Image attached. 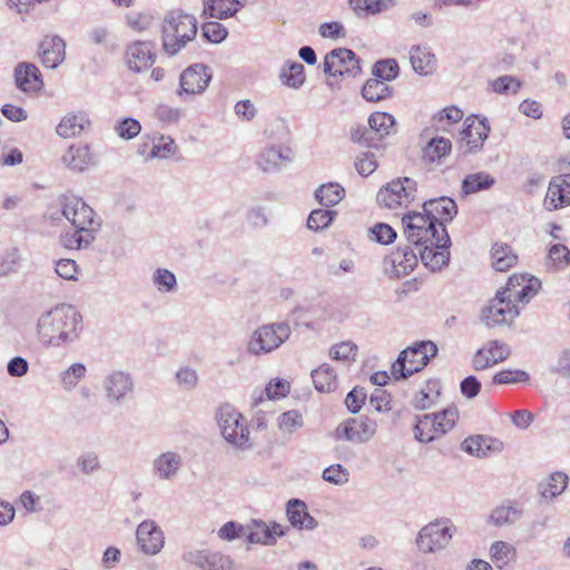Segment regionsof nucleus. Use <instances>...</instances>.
I'll return each instance as SVG.
<instances>
[{
	"label": "nucleus",
	"mask_w": 570,
	"mask_h": 570,
	"mask_svg": "<svg viewBox=\"0 0 570 570\" xmlns=\"http://www.w3.org/2000/svg\"><path fill=\"white\" fill-rule=\"evenodd\" d=\"M424 213H407L402 223L410 243L423 246L422 263L431 271H440L450 261V236L445 224L458 214L456 203L450 197L429 199L423 203Z\"/></svg>",
	"instance_id": "obj_1"
},
{
	"label": "nucleus",
	"mask_w": 570,
	"mask_h": 570,
	"mask_svg": "<svg viewBox=\"0 0 570 570\" xmlns=\"http://www.w3.org/2000/svg\"><path fill=\"white\" fill-rule=\"evenodd\" d=\"M37 328L43 344L60 347L80 337L83 331V318L73 305L60 304L39 317Z\"/></svg>",
	"instance_id": "obj_2"
},
{
	"label": "nucleus",
	"mask_w": 570,
	"mask_h": 570,
	"mask_svg": "<svg viewBox=\"0 0 570 570\" xmlns=\"http://www.w3.org/2000/svg\"><path fill=\"white\" fill-rule=\"evenodd\" d=\"M62 216L73 226L72 234L62 236V244L70 249H80L89 246L95 234L100 228V220L94 209L82 198L75 195H62L59 197Z\"/></svg>",
	"instance_id": "obj_3"
},
{
	"label": "nucleus",
	"mask_w": 570,
	"mask_h": 570,
	"mask_svg": "<svg viewBox=\"0 0 570 570\" xmlns=\"http://www.w3.org/2000/svg\"><path fill=\"white\" fill-rule=\"evenodd\" d=\"M197 35V20L181 11H170L161 26L163 49L169 56L178 53Z\"/></svg>",
	"instance_id": "obj_4"
},
{
	"label": "nucleus",
	"mask_w": 570,
	"mask_h": 570,
	"mask_svg": "<svg viewBox=\"0 0 570 570\" xmlns=\"http://www.w3.org/2000/svg\"><path fill=\"white\" fill-rule=\"evenodd\" d=\"M438 353L436 345L431 341H422L402 351L392 364L391 373L395 380L407 379L423 370Z\"/></svg>",
	"instance_id": "obj_5"
},
{
	"label": "nucleus",
	"mask_w": 570,
	"mask_h": 570,
	"mask_svg": "<svg viewBox=\"0 0 570 570\" xmlns=\"http://www.w3.org/2000/svg\"><path fill=\"white\" fill-rule=\"evenodd\" d=\"M216 420L223 438L229 444L242 450L250 448L247 421L234 406H219Z\"/></svg>",
	"instance_id": "obj_6"
},
{
	"label": "nucleus",
	"mask_w": 570,
	"mask_h": 570,
	"mask_svg": "<svg viewBox=\"0 0 570 570\" xmlns=\"http://www.w3.org/2000/svg\"><path fill=\"white\" fill-rule=\"evenodd\" d=\"M291 336V327L285 322L265 324L256 328L246 346L248 354L261 356L277 350Z\"/></svg>",
	"instance_id": "obj_7"
},
{
	"label": "nucleus",
	"mask_w": 570,
	"mask_h": 570,
	"mask_svg": "<svg viewBox=\"0 0 570 570\" xmlns=\"http://www.w3.org/2000/svg\"><path fill=\"white\" fill-rule=\"evenodd\" d=\"M458 416L455 407L446 409L438 414H424L417 419L415 424V439L428 443L441 438L453 429Z\"/></svg>",
	"instance_id": "obj_8"
},
{
	"label": "nucleus",
	"mask_w": 570,
	"mask_h": 570,
	"mask_svg": "<svg viewBox=\"0 0 570 570\" xmlns=\"http://www.w3.org/2000/svg\"><path fill=\"white\" fill-rule=\"evenodd\" d=\"M416 191V181L409 177H402L393 179L382 187L376 199L381 206L389 209L407 207L415 199Z\"/></svg>",
	"instance_id": "obj_9"
},
{
	"label": "nucleus",
	"mask_w": 570,
	"mask_h": 570,
	"mask_svg": "<svg viewBox=\"0 0 570 570\" xmlns=\"http://www.w3.org/2000/svg\"><path fill=\"white\" fill-rule=\"evenodd\" d=\"M360 59L347 48L331 50L324 59V72L332 77H356L361 73Z\"/></svg>",
	"instance_id": "obj_10"
},
{
	"label": "nucleus",
	"mask_w": 570,
	"mask_h": 570,
	"mask_svg": "<svg viewBox=\"0 0 570 570\" xmlns=\"http://www.w3.org/2000/svg\"><path fill=\"white\" fill-rule=\"evenodd\" d=\"M377 424L376 421L361 415L358 417H352L341 423L336 428V438L340 440H346L355 443H365L370 441L376 433Z\"/></svg>",
	"instance_id": "obj_11"
},
{
	"label": "nucleus",
	"mask_w": 570,
	"mask_h": 570,
	"mask_svg": "<svg viewBox=\"0 0 570 570\" xmlns=\"http://www.w3.org/2000/svg\"><path fill=\"white\" fill-rule=\"evenodd\" d=\"M519 314L518 305L498 292L489 305L483 308L481 317L487 326L494 327L511 323Z\"/></svg>",
	"instance_id": "obj_12"
},
{
	"label": "nucleus",
	"mask_w": 570,
	"mask_h": 570,
	"mask_svg": "<svg viewBox=\"0 0 570 570\" xmlns=\"http://www.w3.org/2000/svg\"><path fill=\"white\" fill-rule=\"evenodd\" d=\"M417 255L410 247H397L383 259V271L390 278L409 275L417 266Z\"/></svg>",
	"instance_id": "obj_13"
},
{
	"label": "nucleus",
	"mask_w": 570,
	"mask_h": 570,
	"mask_svg": "<svg viewBox=\"0 0 570 570\" xmlns=\"http://www.w3.org/2000/svg\"><path fill=\"white\" fill-rule=\"evenodd\" d=\"M452 539V531L440 522H432L423 527L419 532L416 544L424 553H431L443 549Z\"/></svg>",
	"instance_id": "obj_14"
},
{
	"label": "nucleus",
	"mask_w": 570,
	"mask_h": 570,
	"mask_svg": "<svg viewBox=\"0 0 570 570\" xmlns=\"http://www.w3.org/2000/svg\"><path fill=\"white\" fill-rule=\"evenodd\" d=\"M540 285L538 278L512 275L509 277L505 287L499 292L513 304H517V302L528 303L538 293Z\"/></svg>",
	"instance_id": "obj_15"
},
{
	"label": "nucleus",
	"mask_w": 570,
	"mask_h": 570,
	"mask_svg": "<svg viewBox=\"0 0 570 570\" xmlns=\"http://www.w3.org/2000/svg\"><path fill=\"white\" fill-rule=\"evenodd\" d=\"M212 79L209 67L204 63H195L185 69L180 75V90L178 95H199L208 87Z\"/></svg>",
	"instance_id": "obj_16"
},
{
	"label": "nucleus",
	"mask_w": 570,
	"mask_h": 570,
	"mask_svg": "<svg viewBox=\"0 0 570 570\" xmlns=\"http://www.w3.org/2000/svg\"><path fill=\"white\" fill-rule=\"evenodd\" d=\"M137 543L140 550L148 556H155L161 551L165 544V535L160 527L150 519L144 520L136 530Z\"/></svg>",
	"instance_id": "obj_17"
},
{
	"label": "nucleus",
	"mask_w": 570,
	"mask_h": 570,
	"mask_svg": "<svg viewBox=\"0 0 570 570\" xmlns=\"http://www.w3.org/2000/svg\"><path fill=\"white\" fill-rule=\"evenodd\" d=\"M125 57L129 69L140 72L155 62L156 45L153 41H135L127 46Z\"/></svg>",
	"instance_id": "obj_18"
},
{
	"label": "nucleus",
	"mask_w": 570,
	"mask_h": 570,
	"mask_svg": "<svg viewBox=\"0 0 570 570\" xmlns=\"http://www.w3.org/2000/svg\"><path fill=\"white\" fill-rule=\"evenodd\" d=\"M510 353V347L507 344L491 341L475 352L472 358V366L475 371H483L499 362L505 361Z\"/></svg>",
	"instance_id": "obj_19"
},
{
	"label": "nucleus",
	"mask_w": 570,
	"mask_h": 570,
	"mask_svg": "<svg viewBox=\"0 0 570 570\" xmlns=\"http://www.w3.org/2000/svg\"><path fill=\"white\" fill-rule=\"evenodd\" d=\"M183 464L181 454L175 451H166L153 460L151 472L157 480L171 481L178 476Z\"/></svg>",
	"instance_id": "obj_20"
},
{
	"label": "nucleus",
	"mask_w": 570,
	"mask_h": 570,
	"mask_svg": "<svg viewBox=\"0 0 570 570\" xmlns=\"http://www.w3.org/2000/svg\"><path fill=\"white\" fill-rule=\"evenodd\" d=\"M183 559L203 570H232L233 561L228 556L212 551H188Z\"/></svg>",
	"instance_id": "obj_21"
},
{
	"label": "nucleus",
	"mask_w": 570,
	"mask_h": 570,
	"mask_svg": "<svg viewBox=\"0 0 570 570\" xmlns=\"http://www.w3.org/2000/svg\"><path fill=\"white\" fill-rule=\"evenodd\" d=\"M38 53L46 67L55 69L66 58V42L57 35L46 36L39 43Z\"/></svg>",
	"instance_id": "obj_22"
},
{
	"label": "nucleus",
	"mask_w": 570,
	"mask_h": 570,
	"mask_svg": "<svg viewBox=\"0 0 570 570\" xmlns=\"http://www.w3.org/2000/svg\"><path fill=\"white\" fill-rule=\"evenodd\" d=\"M570 205V174L554 177L548 187L544 207L548 210Z\"/></svg>",
	"instance_id": "obj_23"
},
{
	"label": "nucleus",
	"mask_w": 570,
	"mask_h": 570,
	"mask_svg": "<svg viewBox=\"0 0 570 570\" xmlns=\"http://www.w3.org/2000/svg\"><path fill=\"white\" fill-rule=\"evenodd\" d=\"M464 125L465 127L461 132L462 140L469 151H478L489 136L490 126L487 119H479L478 117L466 118Z\"/></svg>",
	"instance_id": "obj_24"
},
{
	"label": "nucleus",
	"mask_w": 570,
	"mask_h": 570,
	"mask_svg": "<svg viewBox=\"0 0 570 570\" xmlns=\"http://www.w3.org/2000/svg\"><path fill=\"white\" fill-rule=\"evenodd\" d=\"M293 160V151L288 147L269 146L264 148L257 156L256 164L263 171H275L282 167L283 164Z\"/></svg>",
	"instance_id": "obj_25"
},
{
	"label": "nucleus",
	"mask_w": 570,
	"mask_h": 570,
	"mask_svg": "<svg viewBox=\"0 0 570 570\" xmlns=\"http://www.w3.org/2000/svg\"><path fill=\"white\" fill-rule=\"evenodd\" d=\"M14 80L17 87L23 92H37L43 86L38 67L28 62H21L16 67Z\"/></svg>",
	"instance_id": "obj_26"
},
{
	"label": "nucleus",
	"mask_w": 570,
	"mask_h": 570,
	"mask_svg": "<svg viewBox=\"0 0 570 570\" xmlns=\"http://www.w3.org/2000/svg\"><path fill=\"white\" fill-rule=\"evenodd\" d=\"M286 515L293 528L314 530L317 521L307 511V505L299 499H291L286 504Z\"/></svg>",
	"instance_id": "obj_27"
},
{
	"label": "nucleus",
	"mask_w": 570,
	"mask_h": 570,
	"mask_svg": "<svg viewBox=\"0 0 570 570\" xmlns=\"http://www.w3.org/2000/svg\"><path fill=\"white\" fill-rule=\"evenodd\" d=\"M462 449L471 455L484 458L491 453L501 452L503 450V443L497 439L475 435L465 439L462 443Z\"/></svg>",
	"instance_id": "obj_28"
},
{
	"label": "nucleus",
	"mask_w": 570,
	"mask_h": 570,
	"mask_svg": "<svg viewBox=\"0 0 570 570\" xmlns=\"http://www.w3.org/2000/svg\"><path fill=\"white\" fill-rule=\"evenodd\" d=\"M285 534L284 528L273 522L271 525L264 521H253L250 531L246 534L248 542L271 546L274 544L277 537Z\"/></svg>",
	"instance_id": "obj_29"
},
{
	"label": "nucleus",
	"mask_w": 570,
	"mask_h": 570,
	"mask_svg": "<svg viewBox=\"0 0 570 570\" xmlns=\"http://www.w3.org/2000/svg\"><path fill=\"white\" fill-rule=\"evenodd\" d=\"M63 164L73 171H83L95 164L87 145H72L62 156Z\"/></svg>",
	"instance_id": "obj_30"
},
{
	"label": "nucleus",
	"mask_w": 570,
	"mask_h": 570,
	"mask_svg": "<svg viewBox=\"0 0 570 570\" xmlns=\"http://www.w3.org/2000/svg\"><path fill=\"white\" fill-rule=\"evenodd\" d=\"M410 61L414 71L422 76L432 75L436 69V58L426 46H414L410 50Z\"/></svg>",
	"instance_id": "obj_31"
},
{
	"label": "nucleus",
	"mask_w": 570,
	"mask_h": 570,
	"mask_svg": "<svg viewBox=\"0 0 570 570\" xmlns=\"http://www.w3.org/2000/svg\"><path fill=\"white\" fill-rule=\"evenodd\" d=\"M244 3L245 0H204L203 13L222 20L235 16Z\"/></svg>",
	"instance_id": "obj_32"
},
{
	"label": "nucleus",
	"mask_w": 570,
	"mask_h": 570,
	"mask_svg": "<svg viewBox=\"0 0 570 570\" xmlns=\"http://www.w3.org/2000/svg\"><path fill=\"white\" fill-rule=\"evenodd\" d=\"M104 386L107 397L118 402L132 390V382L124 372H114L106 377Z\"/></svg>",
	"instance_id": "obj_33"
},
{
	"label": "nucleus",
	"mask_w": 570,
	"mask_h": 570,
	"mask_svg": "<svg viewBox=\"0 0 570 570\" xmlns=\"http://www.w3.org/2000/svg\"><path fill=\"white\" fill-rule=\"evenodd\" d=\"M90 121L85 112H71L65 116L57 126V134L63 138H70L80 135Z\"/></svg>",
	"instance_id": "obj_34"
},
{
	"label": "nucleus",
	"mask_w": 570,
	"mask_h": 570,
	"mask_svg": "<svg viewBox=\"0 0 570 570\" xmlns=\"http://www.w3.org/2000/svg\"><path fill=\"white\" fill-rule=\"evenodd\" d=\"M523 514V509L519 503L509 502L494 508L490 515L489 522L495 527L515 523Z\"/></svg>",
	"instance_id": "obj_35"
},
{
	"label": "nucleus",
	"mask_w": 570,
	"mask_h": 570,
	"mask_svg": "<svg viewBox=\"0 0 570 570\" xmlns=\"http://www.w3.org/2000/svg\"><path fill=\"white\" fill-rule=\"evenodd\" d=\"M490 557L499 570H510L517 559V550L508 542L495 541L490 547Z\"/></svg>",
	"instance_id": "obj_36"
},
{
	"label": "nucleus",
	"mask_w": 570,
	"mask_h": 570,
	"mask_svg": "<svg viewBox=\"0 0 570 570\" xmlns=\"http://www.w3.org/2000/svg\"><path fill=\"white\" fill-rule=\"evenodd\" d=\"M315 389L322 393H330L337 387V374L334 368L324 363L311 373Z\"/></svg>",
	"instance_id": "obj_37"
},
{
	"label": "nucleus",
	"mask_w": 570,
	"mask_h": 570,
	"mask_svg": "<svg viewBox=\"0 0 570 570\" xmlns=\"http://www.w3.org/2000/svg\"><path fill=\"white\" fill-rule=\"evenodd\" d=\"M282 83L292 89H299L305 83V68L301 62H287L279 72Z\"/></svg>",
	"instance_id": "obj_38"
},
{
	"label": "nucleus",
	"mask_w": 570,
	"mask_h": 570,
	"mask_svg": "<svg viewBox=\"0 0 570 570\" xmlns=\"http://www.w3.org/2000/svg\"><path fill=\"white\" fill-rule=\"evenodd\" d=\"M495 184V179L485 171H479L468 175L462 181V193L464 195L475 194L490 189Z\"/></svg>",
	"instance_id": "obj_39"
},
{
	"label": "nucleus",
	"mask_w": 570,
	"mask_h": 570,
	"mask_svg": "<svg viewBox=\"0 0 570 570\" xmlns=\"http://www.w3.org/2000/svg\"><path fill=\"white\" fill-rule=\"evenodd\" d=\"M393 89L380 79H368L362 88V97L370 102H379L391 98Z\"/></svg>",
	"instance_id": "obj_40"
},
{
	"label": "nucleus",
	"mask_w": 570,
	"mask_h": 570,
	"mask_svg": "<svg viewBox=\"0 0 570 570\" xmlns=\"http://www.w3.org/2000/svg\"><path fill=\"white\" fill-rule=\"evenodd\" d=\"M492 266L499 272H505L518 262V256L505 244H494L491 250Z\"/></svg>",
	"instance_id": "obj_41"
},
{
	"label": "nucleus",
	"mask_w": 570,
	"mask_h": 570,
	"mask_svg": "<svg viewBox=\"0 0 570 570\" xmlns=\"http://www.w3.org/2000/svg\"><path fill=\"white\" fill-rule=\"evenodd\" d=\"M568 475L563 472L552 473L547 481L539 484L540 493L546 499H553L560 495L568 485Z\"/></svg>",
	"instance_id": "obj_42"
},
{
	"label": "nucleus",
	"mask_w": 570,
	"mask_h": 570,
	"mask_svg": "<svg viewBox=\"0 0 570 570\" xmlns=\"http://www.w3.org/2000/svg\"><path fill=\"white\" fill-rule=\"evenodd\" d=\"M345 195V189L336 183H327L318 187L315 197L318 203L325 207H332L338 204Z\"/></svg>",
	"instance_id": "obj_43"
},
{
	"label": "nucleus",
	"mask_w": 570,
	"mask_h": 570,
	"mask_svg": "<svg viewBox=\"0 0 570 570\" xmlns=\"http://www.w3.org/2000/svg\"><path fill=\"white\" fill-rule=\"evenodd\" d=\"M395 119L387 112H373L368 117L370 132L375 134L379 139L390 135L394 128Z\"/></svg>",
	"instance_id": "obj_44"
},
{
	"label": "nucleus",
	"mask_w": 570,
	"mask_h": 570,
	"mask_svg": "<svg viewBox=\"0 0 570 570\" xmlns=\"http://www.w3.org/2000/svg\"><path fill=\"white\" fill-rule=\"evenodd\" d=\"M392 0H350V6L358 17H366L386 10Z\"/></svg>",
	"instance_id": "obj_45"
},
{
	"label": "nucleus",
	"mask_w": 570,
	"mask_h": 570,
	"mask_svg": "<svg viewBox=\"0 0 570 570\" xmlns=\"http://www.w3.org/2000/svg\"><path fill=\"white\" fill-rule=\"evenodd\" d=\"M451 141L443 137L433 138L424 148V159L431 163L440 161L451 151Z\"/></svg>",
	"instance_id": "obj_46"
},
{
	"label": "nucleus",
	"mask_w": 570,
	"mask_h": 570,
	"mask_svg": "<svg viewBox=\"0 0 570 570\" xmlns=\"http://www.w3.org/2000/svg\"><path fill=\"white\" fill-rule=\"evenodd\" d=\"M177 146L173 138L168 136H160L156 140L151 139L149 158H168L175 155Z\"/></svg>",
	"instance_id": "obj_47"
},
{
	"label": "nucleus",
	"mask_w": 570,
	"mask_h": 570,
	"mask_svg": "<svg viewBox=\"0 0 570 570\" xmlns=\"http://www.w3.org/2000/svg\"><path fill=\"white\" fill-rule=\"evenodd\" d=\"M521 86V81L517 77L510 75L501 76L490 82V87L495 94L507 96L515 95L520 90Z\"/></svg>",
	"instance_id": "obj_48"
},
{
	"label": "nucleus",
	"mask_w": 570,
	"mask_h": 570,
	"mask_svg": "<svg viewBox=\"0 0 570 570\" xmlns=\"http://www.w3.org/2000/svg\"><path fill=\"white\" fill-rule=\"evenodd\" d=\"M153 283L159 292L169 293L177 288V279L167 268H157L153 274Z\"/></svg>",
	"instance_id": "obj_49"
},
{
	"label": "nucleus",
	"mask_w": 570,
	"mask_h": 570,
	"mask_svg": "<svg viewBox=\"0 0 570 570\" xmlns=\"http://www.w3.org/2000/svg\"><path fill=\"white\" fill-rule=\"evenodd\" d=\"M357 346L351 341H344L330 348V356L333 360L351 363L355 361Z\"/></svg>",
	"instance_id": "obj_50"
},
{
	"label": "nucleus",
	"mask_w": 570,
	"mask_h": 570,
	"mask_svg": "<svg viewBox=\"0 0 570 570\" xmlns=\"http://www.w3.org/2000/svg\"><path fill=\"white\" fill-rule=\"evenodd\" d=\"M399 65L394 59L379 60L373 66V75L384 82L395 79L399 75Z\"/></svg>",
	"instance_id": "obj_51"
},
{
	"label": "nucleus",
	"mask_w": 570,
	"mask_h": 570,
	"mask_svg": "<svg viewBox=\"0 0 570 570\" xmlns=\"http://www.w3.org/2000/svg\"><path fill=\"white\" fill-rule=\"evenodd\" d=\"M87 372L82 363H73L60 375L61 384L65 390H71L77 386L79 381L85 377Z\"/></svg>",
	"instance_id": "obj_52"
},
{
	"label": "nucleus",
	"mask_w": 570,
	"mask_h": 570,
	"mask_svg": "<svg viewBox=\"0 0 570 570\" xmlns=\"http://www.w3.org/2000/svg\"><path fill=\"white\" fill-rule=\"evenodd\" d=\"M303 425V415L296 410L284 412L278 416V428L285 433H294Z\"/></svg>",
	"instance_id": "obj_53"
},
{
	"label": "nucleus",
	"mask_w": 570,
	"mask_h": 570,
	"mask_svg": "<svg viewBox=\"0 0 570 570\" xmlns=\"http://www.w3.org/2000/svg\"><path fill=\"white\" fill-rule=\"evenodd\" d=\"M530 380V375L522 370H503L498 372L493 379V384H515L525 383Z\"/></svg>",
	"instance_id": "obj_54"
},
{
	"label": "nucleus",
	"mask_w": 570,
	"mask_h": 570,
	"mask_svg": "<svg viewBox=\"0 0 570 570\" xmlns=\"http://www.w3.org/2000/svg\"><path fill=\"white\" fill-rule=\"evenodd\" d=\"M184 115V110L178 107H173L166 104L157 106L155 109V117L163 125L177 124Z\"/></svg>",
	"instance_id": "obj_55"
},
{
	"label": "nucleus",
	"mask_w": 570,
	"mask_h": 570,
	"mask_svg": "<svg viewBox=\"0 0 570 570\" xmlns=\"http://www.w3.org/2000/svg\"><path fill=\"white\" fill-rule=\"evenodd\" d=\"M335 212L328 209H314L307 218V227L313 230H321L327 227Z\"/></svg>",
	"instance_id": "obj_56"
},
{
	"label": "nucleus",
	"mask_w": 570,
	"mask_h": 570,
	"mask_svg": "<svg viewBox=\"0 0 570 570\" xmlns=\"http://www.w3.org/2000/svg\"><path fill=\"white\" fill-rule=\"evenodd\" d=\"M115 130L120 138L129 140L138 136L141 130V125L137 119L129 117L118 122Z\"/></svg>",
	"instance_id": "obj_57"
},
{
	"label": "nucleus",
	"mask_w": 570,
	"mask_h": 570,
	"mask_svg": "<svg viewBox=\"0 0 570 570\" xmlns=\"http://www.w3.org/2000/svg\"><path fill=\"white\" fill-rule=\"evenodd\" d=\"M354 165L357 173L363 177L370 176L377 168V161L372 151L360 154L356 157Z\"/></svg>",
	"instance_id": "obj_58"
},
{
	"label": "nucleus",
	"mask_w": 570,
	"mask_h": 570,
	"mask_svg": "<svg viewBox=\"0 0 570 570\" xmlns=\"http://www.w3.org/2000/svg\"><path fill=\"white\" fill-rule=\"evenodd\" d=\"M203 36L213 43L222 42L228 35L227 29L219 22H205L202 27Z\"/></svg>",
	"instance_id": "obj_59"
},
{
	"label": "nucleus",
	"mask_w": 570,
	"mask_h": 570,
	"mask_svg": "<svg viewBox=\"0 0 570 570\" xmlns=\"http://www.w3.org/2000/svg\"><path fill=\"white\" fill-rule=\"evenodd\" d=\"M548 258L557 268H563L570 263V250L564 245H553L549 249Z\"/></svg>",
	"instance_id": "obj_60"
},
{
	"label": "nucleus",
	"mask_w": 570,
	"mask_h": 570,
	"mask_svg": "<svg viewBox=\"0 0 570 570\" xmlns=\"http://www.w3.org/2000/svg\"><path fill=\"white\" fill-rule=\"evenodd\" d=\"M323 479L330 483L342 485L348 481V472L341 464H333L323 471Z\"/></svg>",
	"instance_id": "obj_61"
},
{
	"label": "nucleus",
	"mask_w": 570,
	"mask_h": 570,
	"mask_svg": "<svg viewBox=\"0 0 570 570\" xmlns=\"http://www.w3.org/2000/svg\"><path fill=\"white\" fill-rule=\"evenodd\" d=\"M56 273L63 279L76 281L79 273L78 265L73 259H59L56 263Z\"/></svg>",
	"instance_id": "obj_62"
},
{
	"label": "nucleus",
	"mask_w": 570,
	"mask_h": 570,
	"mask_svg": "<svg viewBox=\"0 0 570 570\" xmlns=\"http://www.w3.org/2000/svg\"><path fill=\"white\" fill-rule=\"evenodd\" d=\"M326 272L330 276L341 277L344 274H352L355 272V263L351 258H343L337 264L328 263Z\"/></svg>",
	"instance_id": "obj_63"
},
{
	"label": "nucleus",
	"mask_w": 570,
	"mask_h": 570,
	"mask_svg": "<svg viewBox=\"0 0 570 570\" xmlns=\"http://www.w3.org/2000/svg\"><path fill=\"white\" fill-rule=\"evenodd\" d=\"M376 242L381 244H391L396 238V232L387 224L379 223L371 229Z\"/></svg>",
	"instance_id": "obj_64"
}]
</instances>
